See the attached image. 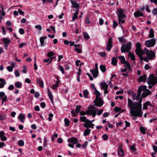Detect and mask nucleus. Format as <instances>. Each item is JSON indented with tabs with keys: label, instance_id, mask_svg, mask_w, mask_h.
<instances>
[{
	"label": "nucleus",
	"instance_id": "19",
	"mask_svg": "<svg viewBox=\"0 0 157 157\" xmlns=\"http://www.w3.org/2000/svg\"><path fill=\"white\" fill-rule=\"evenodd\" d=\"M47 91L48 97L52 102H53V95L49 88L47 89Z\"/></svg>",
	"mask_w": 157,
	"mask_h": 157
},
{
	"label": "nucleus",
	"instance_id": "54",
	"mask_svg": "<svg viewBox=\"0 0 157 157\" xmlns=\"http://www.w3.org/2000/svg\"><path fill=\"white\" fill-rule=\"evenodd\" d=\"M19 33L23 35L25 33V31L24 29L22 28H20L19 29Z\"/></svg>",
	"mask_w": 157,
	"mask_h": 157
},
{
	"label": "nucleus",
	"instance_id": "53",
	"mask_svg": "<svg viewBox=\"0 0 157 157\" xmlns=\"http://www.w3.org/2000/svg\"><path fill=\"white\" fill-rule=\"evenodd\" d=\"M18 118L19 119L23 120L25 118V117L24 115L20 114L18 117Z\"/></svg>",
	"mask_w": 157,
	"mask_h": 157
},
{
	"label": "nucleus",
	"instance_id": "13",
	"mask_svg": "<svg viewBox=\"0 0 157 157\" xmlns=\"http://www.w3.org/2000/svg\"><path fill=\"white\" fill-rule=\"evenodd\" d=\"M0 97L2 98L3 101H6L7 100V96L3 92H0Z\"/></svg>",
	"mask_w": 157,
	"mask_h": 157
},
{
	"label": "nucleus",
	"instance_id": "14",
	"mask_svg": "<svg viewBox=\"0 0 157 157\" xmlns=\"http://www.w3.org/2000/svg\"><path fill=\"white\" fill-rule=\"evenodd\" d=\"M56 78L57 81L56 84H54L52 86V89L54 90L56 89L57 88V87L59 86V83H60V81L59 80V77L57 76Z\"/></svg>",
	"mask_w": 157,
	"mask_h": 157
},
{
	"label": "nucleus",
	"instance_id": "58",
	"mask_svg": "<svg viewBox=\"0 0 157 157\" xmlns=\"http://www.w3.org/2000/svg\"><path fill=\"white\" fill-rule=\"evenodd\" d=\"M35 28L38 29L40 31L42 29V27L40 25H37L35 26Z\"/></svg>",
	"mask_w": 157,
	"mask_h": 157
},
{
	"label": "nucleus",
	"instance_id": "51",
	"mask_svg": "<svg viewBox=\"0 0 157 157\" xmlns=\"http://www.w3.org/2000/svg\"><path fill=\"white\" fill-rule=\"evenodd\" d=\"M6 118V116L5 115L0 114V120H4Z\"/></svg>",
	"mask_w": 157,
	"mask_h": 157
},
{
	"label": "nucleus",
	"instance_id": "15",
	"mask_svg": "<svg viewBox=\"0 0 157 157\" xmlns=\"http://www.w3.org/2000/svg\"><path fill=\"white\" fill-rule=\"evenodd\" d=\"M146 87H147L145 86H140L138 90V94L140 95L142 91L144 90L146 88Z\"/></svg>",
	"mask_w": 157,
	"mask_h": 157
},
{
	"label": "nucleus",
	"instance_id": "38",
	"mask_svg": "<svg viewBox=\"0 0 157 157\" xmlns=\"http://www.w3.org/2000/svg\"><path fill=\"white\" fill-rule=\"evenodd\" d=\"M83 94L84 98H88V95L89 92L87 90H85L83 92Z\"/></svg>",
	"mask_w": 157,
	"mask_h": 157
},
{
	"label": "nucleus",
	"instance_id": "43",
	"mask_svg": "<svg viewBox=\"0 0 157 157\" xmlns=\"http://www.w3.org/2000/svg\"><path fill=\"white\" fill-rule=\"evenodd\" d=\"M18 144L20 146H23L24 145V142L22 140H20L18 142Z\"/></svg>",
	"mask_w": 157,
	"mask_h": 157
},
{
	"label": "nucleus",
	"instance_id": "50",
	"mask_svg": "<svg viewBox=\"0 0 157 157\" xmlns=\"http://www.w3.org/2000/svg\"><path fill=\"white\" fill-rule=\"evenodd\" d=\"M59 70L62 72L63 74L64 73V69L63 67L61 66H58Z\"/></svg>",
	"mask_w": 157,
	"mask_h": 157
},
{
	"label": "nucleus",
	"instance_id": "60",
	"mask_svg": "<svg viewBox=\"0 0 157 157\" xmlns=\"http://www.w3.org/2000/svg\"><path fill=\"white\" fill-rule=\"evenodd\" d=\"M75 50L78 53H81L82 52L81 49L78 48H75Z\"/></svg>",
	"mask_w": 157,
	"mask_h": 157
},
{
	"label": "nucleus",
	"instance_id": "63",
	"mask_svg": "<svg viewBox=\"0 0 157 157\" xmlns=\"http://www.w3.org/2000/svg\"><path fill=\"white\" fill-rule=\"evenodd\" d=\"M99 55L102 56L104 57L106 56L105 52H100L99 53Z\"/></svg>",
	"mask_w": 157,
	"mask_h": 157
},
{
	"label": "nucleus",
	"instance_id": "5",
	"mask_svg": "<svg viewBox=\"0 0 157 157\" xmlns=\"http://www.w3.org/2000/svg\"><path fill=\"white\" fill-rule=\"evenodd\" d=\"M144 49L147 56L149 59H153L155 58V54L152 51H149L146 48H145Z\"/></svg>",
	"mask_w": 157,
	"mask_h": 157
},
{
	"label": "nucleus",
	"instance_id": "32",
	"mask_svg": "<svg viewBox=\"0 0 157 157\" xmlns=\"http://www.w3.org/2000/svg\"><path fill=\"white\" fill-rule=\"evenodd\" d=\"M3 42L7 45L9 44L10 42V40L7 38H4L2 39Z\"/></svg>",
	"mask_w": 157,
	"mask_h": 157
},
{
	"label": "nucleus",
	"instance_id": "28",
	"mask_svg": "<svg viewBox=\"0 0 157 157\" xmlns=\"http://www.w3.org/2000/svg\"><path fill=\"white\" fill-rule=\"evenodd\" d=\"M93 85L94 86V90H95V91L94 92V93L96 95V98H100V96L101 95L100 92L98 91L97 90V89H96V88H95V86H94V84H93Z\"/></svg>",
	"mask_w": 157,
	"mask_h": 157
},
{
	"label": "nucleus",
	"instance_id": "12",
	"mask_svg": "<svg viewBox=\"0 0 157 157\" xmlns=\"http://www.w3.org/2000/svg\"><path fill=\"white\" fill-rule=\"evenodd\" d=\"M143 91L144 92L141 95V97L142 98H145L151 93L150 91L147 89L146 88Z\"/></svg>",
	"mask_w": 157,
	"mask_h": 157
},
{
	"label": "nucleus",
	"instance_id": "47",
	"mask_svg": "<svg viewBox=\"0 0 157 157\" xmlns=\"http://www.w3.org/2000/svg\"><path fill=\"white\" fill-rule=\"evenodd\" d=\"M149 10V6L148 5H146L145 6H143L142 7H141L140 10Z\"/></svg>",
	"mask_w": 157,
	"mask_h": 157
},
{
	"label": "nucleus",
	"instance_id": "6",
	"mask_svg": "<svg viewBox=\"0 0 157 157\" xmlns=\"http://www.w3.org/2000/svg\"><path fill=\"white\" fill-rule=\"evenodd\" d=\"M94 102L95 106L99 107L102 106L104 104V101L101 98H96Z\"/></svg>",
	"mask_w": 157,
	"mask_h": 157
},
{
	"label": "nucleus",
	"instance_id": "35",
	"mask_svg": "<svg viewBox=\"0 0 157 157\" xmlns=\"http://www.w3.org/2000/svg\"><path fill=\"white\" fill-rule=\"evenodd\" d=\"M119 59L120 60L121 63H123L126 61L124 57L123 56H121L118 57Z\"/></svg>",
	"mask_w": 157,
	"mask_h": 157
},
{
	"label": "nucleus",
	"instance_id": "41",
	"mask_svg": "<svg viewBox=\"0 0 157 157\" xmlns=\"http://www.w3.org/2000/svg\"><path fill=\"white\" fill-rule=\"evenodd\" d=\"M83 37L84 39L88 40L90 38L88 34L86 33L85 32L83 33Z\"/></svg>",
	"mask_w": 157,
	"mask_h": 157
},
{
	"label": "nucleus",
	"instance_id": "36",
	"mask_svg": "<svg viewBox=\"0 0 157 157\" xmlns=\"http://www.w3.org/2000/svg\"><path fill=\"white\" fill-rule=\"evenodd\" d=\"M128 56L131 58V59L132 60L134 61L135 60V56L133 53L129 52Z\"/></svg>",
	"mask_w": 157,
	"mask_h": 157
},
{
	"label": "nucleus",
	"instance_id": "33",
	"mask_svg": "<svg viewBox=\"0 0 157 157\" xmlns=\"http://www.w3.org/2000/svg\"><path fill=\"white\" fill-rule=\"evenodd\" d=\"M146 129L143 126H140V130L141 132L143 134H145L146 130Z\"/></svg>",
	"mask_w": 157,
	"mask_h": 157
},
{
	"label": "nucleus",
	"instance_id": "49",
	"mask_svg": "<svg viewBox=\"0 0 157 157\" xmlns=\"http://www.w3.org/2000/svg\"><path fill=\"white\" fill-rule=\"evenodd\" d=\"M54 55V52L52 51H51L47 53V56L48 57H51Z\"/></svg>",
	"mask_w": 157,
	"mask_h": 157
},
{
	"label": "nucleus",
	"instance_id": "16",
	"mask_svg": "<svg viewBox=\"0 0 157 157\" xmlns=\"http://www.w3.org/2000/svg\"><path fill=\"white\" fill-rule=\"evenodd\" d=\"M90 71L91 72L94 78H95L98 76V70L93 69L90 70Z\"/></svg>",
	"mask_w": 157,
	"mask_h": 157
},
{
	"label": "nucleus",
	"instance_id": "27",
	"mask_svg": "<svg viewBox=\"0 0 157 157\" xmlns=\"http://www.w3.org/2000/svg\"><path fill=\"white\" fill-rule=\"evenodd\" d=\"M123 63L124 64V67L127 68L129 70L130 69V65L128 62L126 61Z\"/></svg>",
	"mask_w": 157,
	"mask_h": 157
},
{
	"label": "nucleus",
	"instance_id": "59",
	"mask_svg": "<svg viewBox=\"0 0 157 157\" xmlns=\"http://www.w3.org/2000/svg\"><path fill=\"white\" fill-rule=\"evenodd\" d=\"M14 74L17 77H18L20 75V74L18 71L16 70L15 71Z\"/></svg>",
	"mask_w": 157,
	"mask_h": 157
},
{
	"label": "nucleus",
	"instance_id": "1",
	"mask_svg": "<svg viewBox=\"0 0 157 157\" xmlns=\"http://www.w3.org/2000/svg\"><path fill=\"white\" fill-rule=\"evenodd\" d=\"M140 95L138 94L136 96V100L139 102H133L129 98L128 99V103L130 109V113L132 116L135 117H141L143 115L142 108V100L140 98Z\"/></svg>",
	"mask_w": 157,
	"mask_h": 157
},
{
	"label": "nucleus",
	"instance_id": "45",
	"mask_svg": "<svg viewBox=\"0 0 157 157\" xmlns=\"http://www.w3.org/2000/svg\"><path fill=\"white\" fill-rule=\"evenodd\" d=\"M117 61L116 58L113 57L112 59V63L113 65H115L117 64Z\"/></svg>",
	"mask_w": 157,
	"mask_h": 157
},
{
	"label": "nucleus",
	"instance_id": "25",
	"mask_svg": "<svg viewBox=\"0 0 157 157\" xmlns=\"http://www.w3.org/2000/svg\"><path fill=\"white\" fill-rule=\"evenodd\" d=\"M71 3L72 4V6L75 9H78L79 7V4L75 2V1H72Z\"/></svg>",
	"mask_w": 157,
	"mask_h": 157
},
{
	"label": "nucleus",
	"instance_id": "31",
	"mask_svg": "<svg viewBox=\"0 0 157 157\" xmlns=\"http://www.w3.org/2000/svg\"><path fill=\"white\" fill-rule=\"evenodd\" d=\"M151 105L149 101H147L143 104V109H147V106Z\"/></svg>",
	"mask_w": 157,
	"mask_h": 157
},
{
	"label": "nucleus",
	"instance_id": "34",
	"mask_svg": "<svg viewBox=\"0 0 157 157\" xmlns=\"http://www.w3.org/2000/svg\"><path fill=\"white\" fill-rule=\"evenodd\" d=\"M78 14V10H77L76 12L74 14L72 18V21H74L75 20L77 17V15Z\"/></svg>",
	"mask_w": 157,
	"mask_h": 157
},
{
	"label": "nucleus",
	"instance_id": "22",
	"mask_svg": "<svg viewBox=\"0 0 157 157\" xmlns=\"http://www.w3.org/2000/svg\"><path fill=\"white\" fill-rule=\"evenodd\" d=\"M100 85L102 89H108V86L105 82H103L100 83Z\"/></svg>",
	"mask_w": 157,
	"mask_h": 157
},
{
	"label": "nucleus",
	"instance_id": "56",
	"mask_svg": "<svg viewBox=\"0 0 157 157\" xmlns=\"http://www.w3.org/2000/svg\"><path fill=\"white\" fill-rule=\"evenodd\" d=\"M121 110V108L117 107H116L114 109V111L117 112H118L120 111Z\"/></svg>",
	"mask_w": 157,
	"mask_h": 157
},
{
	"label": "nucleus",
	"instance_id": "20",
	"mask_svg": "<svg viewBox=\"0 0 157 157\" xmlns=\"http://www.w3.org/2000/svg\"><path fill=\"white\" fill-rule=\"evenodd\" d=\"M6 84V82L4 79L2 78H0V88L4 87Z\"/></svg>",
	"mask_w": 157,
	"mask_h": 157
},
{
	"label": "nucleus",
	"instance_id": "48",
	"mask_svg": "<svg viewBox=\"0 0 157 157\" xmlns=\"http://www.w3.org/2000/svg\"><path fill=\"white\" fill-rule=\"evenodd\" d=\"M27 67L26 66H23L22 67V72L23 73H25L27 72Z\"/></svg>",
	"mask_w": 157,
	"mask_h": 157
},
{
	"label": "nucleus",
	"instance_id": "29",
	"mask_svg": "<svg viewBox=\"0 0 157 157\" xmlns=\"http://www.w3.org/2000/svg\"><path fill=\"white\" fill-rule=\"evenodd\" d=\"M91 132V130L88 128H87L85 129L83 133V136H86L87 135H88Z\"/></svg>",
	"mask_w": 157,
	"mask_h": 157
},
{
	"label": "nucleus",
	"instance_id": "57",
	"mask_svg": "<svg viewBox=\"0 0 157 157\" xmlns=\"http://www.w3.org/2000/svg\"><path fill=\"white\" fill-rule=\"evenodd\" d=\"M7 70L10 72H12L13 71V67L10 66H9L7 68Z\"/></svg>",
	"mask_w": 157,
	"mask_h": 157
},
{
	"label": "nucleus",
	"instance_id": "4",
	"mask_svg": "<svg viewBox=\"0 0 157 157\" xmlns=\"http://www.w3.org/2000/svg\"><path fill=\"white\" fill-rule=\"evenodd\" d=\"M125 15L124 13L122 10H118V17L119 23L121 25V23L123 24L125 22V20L123 19L125 17Z\"/></svg>",
	"mask_w": 157,
	"mask_h": 157
},
{
	"label": "nucleus",
	"instance_id": "62",
	"mask_svg": "<svg viewBox=\"0 0 157 157\" xmlns=\"http://www.w3.org/2000/svg\"><path fill=\"white\" fill-rule=\"evenodd\" d=\"M0 138H1V140L2 141H6L7 139V138L6 136H2Z\"/></svg>",
	"mask_w": 157,
	"mask_h": 157
},
{
	"label": "nucleus",
	"instance_id": "26",
	"mask_svg": "<svg viewBox=\"0 0 157 157\" xmlns=\"http://www.w3.org/2000/svg\"><path fill=\"white\" fill-rule=\"evenodd\" d=\"M154 31L153 29L151 28L149 34V37L150 38H153L154 37Z\"/></svg>",
	"mask_w": 157,
	"mask_h": 157
},
{
	"label": "nucleus",
	"instance_id": "8",
	"mask_svg": "<svg viewBox=\"0 0 157 157\" xmlns=\"http://www.w3.org/2000/svg\"><path fill=\"white\" fill-rule=\"evenodd\" d=\"M135 51L136 54L138 56L140 59L143 58H145V57H143V56L144 55L145 52L142 49H140L138 51Z\"/></svg>",
	"mask_w": 157,
	"mask_h": 157
},
{
	"label": "nucleus",
	"instance_id": "46",
	"mask_svg": "<svg viewBox=\"0 0 157 157\" xmlns=\"http://www.w3.org/2000/svg\"><path fill=\"white\" fill-rule=\"evenodd\" d=\"M102 138L104 140H106L108 139L109 136L107 134H105L102 136Z\"/></svg>",
	"mask_w": 157,
	"mask_h": 157
},
{
	"label": "nucleus",
	"instance_id": "7",
	"mask_svg": "<svg viewBox=\"0 0 157 157\" xmlns=\"http://www.w3.org/2000/svg\"><path fill=\"white\" fill-rule=\"evenodd\" d=\"M155 43V39H152L146 40L145 42V44L147 47H151L154 46Z\"/></svg>",
	"mask_w": 157,
	"mask_h": 157
},
{
	"label": "nucleus",
	"instance_id": "11",
	"mask_svg": "<svg viewBox=\"0 0 157 157\" xmlns=\"http://www.w3.org/2000/svg\"><path fill=\"white\" fill-rule=\"evenodd\" d=\"M68 142L71 143L73 144H75L78 143V140L75 137H72L69 138L67 140Z\"/></svg>",
	"mask_w": 157,
	"mask_h": 157
},
{
	"label": "nucleus",
	"instance_id": "42",
	"mask_svg": "<svg viewBox=\"0 0 157 157\" xmlns=\"http://www.w3.org/2000/svg\"><path fill=\"white\" fill-rule=\"evenodd\" d=\"M64 121L65 126H68L70 124V121L69 120L67 119L66 118H65L64 119Z\"/></svg>",
	"mask_w": 157,
	"mask_h": 157
},
{
	"label": "nucleus",
	"instance_id": "9",
	"mask_svg": "<svg viewBox=\"0 0 157 157\" xmlns=\"http://www.w3.org/2000/svg\"><path fill=\"white\" fill-rule=\"evenodd\" d=\"M112 37L110 38L109 39L108 44L107 45L106 49L107 51H109L113 46L112 45Z\"/></svg>",
	"mask_w": 157,
	"mask_h": 157
},
{
	"label": "nucleus",
	"instance_id": "2",
	"mask_svg": "<svg viewBox=\"0 0 157 157\" xmlns=\"http://www.w3.org/2000/svg\"><path fill=\"white\" fill-rule=\"evenodd\" d=\"M97 109L93 105H90L86 110V115H91L92 116L95 117L97 114Z\"/></svg>",
	"mask_w": 157,
	"mask_h": 157
},
{
	"label": "nucleus",
	"instance_id": "39",
	"mask_svg": "<svg viewBox=\"0 0 157 157\" xmlns=\"http://www.w3.org/2000/svg\"><path fill=\"white\" fill-rule=\"evenodd\" d=\"M141 44L139 43H137L136 44V51H138L139 50L141 49Z\"/></svg>",
	"mask_w": 157,
	"mask_h": 157
},
{
	"label": "nucleus",
	"instance_id": "52",
	"mask_svg": "<svg viewBox=\"0 0 157 157\" xmlns=\"http://www.w3.org/2000/svg\"><path fill=\"white\" fill-rule=\"evenodd\" d=\"M49 117L48 118V121H52V117H53V115L52 113H50L48 115Z\"/></svg>",
	"mask_w": 157,
	"mask_h": 157
},
{
	"label": "nucleus",
	"instance_id": "10",
	"mask_svg": "<svg viewBox=\"0 0 157 157\" xmlns=\"http://www.w3.org/2000/svg\"><path fill=\"white\" fill-rule=\"evenodd\" d=\"M122 144H121L119 145L118 151V154L120 156H123L124 154V151L122 149Z\"/></svg>",
	"mask_w": 157,
	"mask_h": 157
},
{
	"label": "nucleus",
	"instance_id": "17",
	"mask_svg": "<svg viewBox=\"0 0 157 157\" xmlns=\"http://www.w3.org/2000/svg\"><path fill=\"white\" fill-rule=\"evenodd\" d=\"M37 83L41 87L44 86V82L40 78H37Z\"/></svg>",
	"mask_w": 157,
	"mask_h": 157
},
{
	"label": "nucleus",
	"instance_id": "37",
	"mask_svg": "<svg viewBox=\"0 0 157 157\" xmlns=\"http://www.w3.org/2000/svg\"><path fill=\"white\" fill-rule=\"evenodd\" d=\"M81 108V106L79 105H77L75 109V112L76 113H79L80 111Z\"/></svg>",
	"mask_w": 157,
	"mask_h": 157
},
{
	"label": "nucleus",
	"instance_id": "40",
	"mask_svg": "<svg viewBox=\"0 0 157 157\" xmlns=\"http://www.w3.org/2000/svg\"><path fill=\"white\" fill-rule=\"evenodd\" d=\"M87 124L88 127V128H93L94 126V124L91 123L89 121H87L86 122Z\"/></svg>",
	"mask_w": 157,
	"mask_h": 157
},
{
	"label": "nucleus",
	"instance_id": "61",
	"mask_svg": "<svg viewBox=\"0 0 157 157\" xmlns=\"http://www.w3.org/2000/svg\"><path fill=\"white\" fill-rule=\"evenodd\" d=\"M14 86L13 85H10L8 87V89L10 90H12L14 89Z\"/></svg>",
	"mask_w": 157,
	"mask_h": 157
},
{
	"label": "nucleus",
	"instance_id": "3",
	"mask_svg": "<svg viewBox=\"0 0 157 157\" xmlns=\"http://www.w3.org/2000/svg\"><path fill=\"white\" fill-rule=\"evenodd\" d=\"M131 44L130 42H128L127 44L123 45L121 48V52H129V51L131 49Z\"/></svg>",
	"mask_w": 157,
	"mask_h": 157
},
{
	"label": "nucleus",
	"instance_id": "23",
	"mask_svg": "<svg viewBox=\"0 0 157 157\" xmlns=\"http://www.w3.org/2000/svg\"><path fill=\"white\" fill-rule=\"evenodd\" d=\"M16 87L17 88H21L22 85V83L20 82H17L14 84Z\"/></svg>",
	"mask_w": 157,
	"mask_h": 157
},
{
	"label": "nucleus",
	"instance_id": "18",
	"mask_svg": "<svg viewBox=\"0 0 157 157\" xmlns=\"http://www.w3.org/2000/svg\"><path fill=\"white\" fill-rule=\"evenodd\" d=\"M134 15L136 17H138L144 16L143 13L140 10H137L134 13Z\"/></svg>",
	"mask_w": 157,
	"mask_h": 157
},
{
	"label": "nucleus",
	"instance_id": "30",
	"mask_svg": "<svg viewBox=\"0 0 157 157\" xmlns=\"http://www.w3.org/2000/svg\"><path fill=\"white\" fill-rule=\"evenodd\" d=\"M80 120L82 122H86L87 121H89V120L86 117L83 116L81 117H80Z\"/></svg>",
	"mask_w": 157,
	"mask_h": 157
},
{
	"label": "nucleus",
	"instance_id": "21",
	"mask_svg": "<svg viewBox=\"0 0 157 157\" xmlns=\"http://www.w3.org/2000/svg\"><path fill=\"white\" fill-rule=\"evenodd\" d=\"M146 79V75H144L142 76H140L139 78L138 79V82H140L142 81L144 82Z\"/></svg>",
	"mask_w": 157,
	"mask_h": 157
},
{
	"label": "nucleus",
	"instance_id": "55",
	"mask_svg": "<svg viewBox=\"0 0 157 157\" xmlns=\"http://www.w3.org/2000/svg\"><path fill=\"white\" fill-rule=\"evenodd\" d=\"M103 109H100V110H97V114L98 115H101L103 112Z\"/></svg>",
	"mask_w": 157,
	"mask_h": 157
},
{
	"label": "nucleus",
	"instance_id": "64",
	"mask_svg": "<svg viewBox=\"0 0 157 157\" xmlns=\"http://www.w3.org/2000/svg\"><path fill=\"white\" fill-rule=\"evenodd\" d=\"M25 82L29 84H30L31 83V81L29 78H27L25 80Z\"/></svg>",
	"mask_w": 157,
	"mask_h": 157
},
{
	"label": "nucleus",
	"instance_id": "44",
	"mask_svg": "<svg viewBox=\"0 0 157 157\" xmlns=\"http://www.w3.org/2000/svg\"><path fill=\"white\" fill-rule=\"evenodd\" d=\"M100 69L102 72H104L106 71V67L103 65H101L100 66Z\"/></svg>",
	"mask_w": 157,
	"mask_h": 157
},
{
	"label": "nucleus",
	"instance_id": "24",
	"mask_svg": "<svg viewBox=\"0 0 157 157\" xmlns=\"http://www.w3.org/2000/svg\"><path fill=\"white\" fill-rule=\"evenodd\" d=\"M46 36H44L40 38V42L42 46H43L44 44V40L47 39Z\"/></svg>",
	"mask_w": 157,
	"mask_h": 157
}]
</instances>
